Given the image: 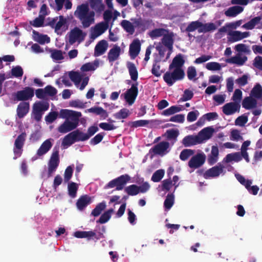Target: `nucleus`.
Here are the masks:
<instances>
[{
	"label": "nucleus",
	"instance_id": "obj_1",
	"mask_svg": "<svg viewBox=\"0 0 262 262\" xmlns=\"http://www.w3.org/2000/svg\"><path fill=\"white\" fill-rule=\"evenodd\" d=\"M126 67L128 71L131 79L135 81L132 84L130 88L127 90L124 93V99L129 105H132L138 95V82L137 80L138 78V72L135 64L132 62L128 61Z\"/></svg>",
	"mask_w": 262,
	"mask_h": 262
},
{
	"label": "nucleus",
	"instance_id": "obj_2",
	"mask_svg": "<svg viewBox=\"0 0 262 262\" xmlns=\"http://www.w3.org/2000/svg\"><path fill=\"white\" fill-rule=\"evenodd\" d=\"M74 14L79 19L83 28H89L95 22V13L94 11L90 10L89 5L86 4L78 6Z\"/></svg>",
	"mask_w": 262,
	"mask_h": 262
},
{
	"label": "nucleus",
	"instance_id": "obj_3",
	"mask_svg": "<svg viewBox=\"0 0 262 262\" xmlns=\"http://www.w3.org/2000/svg\"><path fill=\"white\" fill-rule=\"evenodd\" d=\"M185 73L182 69H174L172 72H166L163 76V79L169 86H171L176 81L183 79Z\"/></svg>",
	"mask_w": 262,
	"mask_h": 262
},
{
	"label": "nucleus",
	"instance_id": "obj_4",
	"mask_svg": "<svg viewBox=\"0 0 262 262\" xmlns=\"http://www.w3.org/2000/svg\"><path fill=\"white\" fill-rule=\"evenodd\" d=\"M130 177L128 174H122L110 181L105 186V188L116 187V190H121L130 182Z\"/></svg>",
	"mask_w": 262,
	"mask_h": 262
},
{
	"label": "nucleus",
	"instance_id": "obj_5",
	"mask_svg": "<svg viewBox=\"0 0 262 262\" xmlns=\"http://www.w3.org/2000/svg\"><path fill=\"white\" fill-rule=\"evenodd\" d=\"M27 138V134L24 132L19 135L16 138L13 149L15 157L14 159H16L18 157L21 156L23 151V147L24 146Z\"/></svg>",
	"mask_w": 262,
	"mask_h": 262
},
{
	"label": "nucleus",
	"instance_id": "obj_6",
	"mask_svg": "<svg viewBox=\"0 0 262 262\" xmlns=\"http://www.w3.org/2000/svg\"><path fill=\"white\" fill-rule=\"evenodd\" d=\"M150 188L147 182H144L141 186L132 184L124 188V192L128 195L134 196L139 193H145Z\"/></svg>",
	"mask_w": 262,
	"mask_h": 262
},
{
	"label": "nucleus",
	"instance_id": "obj_7",
	"mask_svg": "<svg viewBox=\"0 0 262 262\" xmlns=\"http://www.w3.org/2000/svg\"><path fill=\"white\" fill-rule=\"evenodd\" d=\"M130 20L134 24L135 29H137L139 33L144 32L151 26L152 21L151 19H143L141 17L132 18Z\"/></svg>",
	"mask_w": 262,
	"mask_h": 262
},
{
	"label": "nucleus",
	"instance_id": "obj_8",
	"mask_svg": "<svg viewBox=\"0 0 262 262\" xmlns=\"http://www.w3.org/2000/svg\"><path fill=\"white\" fill-rule=\"evenodd\" d=\"M34 95V89L31 87H25L23 90L18 91L13 94L14 100L26 101L31 99Z\"/></svg>",
	"mask_w": 262,
	"mask_h": 262
},
{
	"label": "nucleus",
	"instance_id": "obj_9",
	"mask_svg": "<svg viewBox=\"0 0 262 262\" xmlns=\"http://www.w3.org/2000/svg\"><path fill=\"white\" fill-rule=\"evenodd\" d=\"M225 166L221 163L217 164L209 169L207 170L203 174V177L208 179L211 178L218 177L221 174H224Z\"/></svg>",
	"mask_w": 262,
	"mask_h": 262
},
{
	"label": "nucleus",
	"instance_id": "obj_10",
	"mask_svg": "<svg viewBox=\"0 0 262 262\" xmlns=\"http://www.w3.org/2000/svg\"><path fill=\"white\" fill-rule=\"evenodd\" d=\"M59 162V151L58 149H54L48 163V177H51L52 173L56 171Z\"/></svg>",
	"mask_w": 262,
	"mask_h": 262
},
{
	"label": "nucleus",
	"instance_id": "obj_11",
	"mask_svg": "<svg viewBox=\"0 0 262 262\" xmlns=\"http://www.w3.org/2000/svg\"><path fill=\"white\" fill-rule=\"evenodd\" d=\"M74 235L75 237L79 238H87L88 240L91 239L93 237H94L96 240L104 238L103 233L99 232L98 234H96V233L93 231H77L74 232Z\"/></svg>",
	"mask_w": 262,
	"mask_h": 262
},
{
	"label": "nucleus",
	"instance_id": "obj_12",
	"mask_svg": "<svg viewBox=\"0 0 262 262\" xmlns=\"http://www.w3.org/2000/svg\"><path fill=\"white\" fill-rule=\"evenodd\" d=\"M206 156L204 154H197L193 156L188 162V166L191 168H198L205 162Z\"/></svg>",
	"mask_w": 262,
	"mask_h": 262
},
{
	"label": "nucleus",
	"instance_id": "obj_13",
	"mask_svg": "<svg viewBox=\"0 0 262 262\" xmlns=\"http://www.w3.org/2000/svg\"><path fill=\"white\" fill-rule=\"evenodd\" d=\"M169 143L167 141H162L154 146L150 149L155 155L163 156L169 152Z\"/></svg>",
	"mask_w": 262,
	"mask_h": 262
},
{
	"label": "nucleus",
	"instance_id": "obj_14",
	"mask_svg": "<svg viewBox=\"0 0 262 262\" xmlns=\"http://www.w3.org/2000/svg\"><path fill=\"white\" fill-rule=\"evenodd\" d=\"M241 108V104L234 102H231L226 103L222 107L223 113L227 116L231 115L236 112H239Z\"/></svg>",
	"mask_w": 262,
	"mask_h": 262
},
{
	"label": "nucleus",
	"instance_id": "obj_15",
	"mask_svg": "<svg viewBox=\"0 0 262 262\" xmlns=\"http://www.w3.org/2000/svg\"><path fill=\"white\" fill-rule=\"evenodd\" d=\"M161 42L165 47L172 52L174 43V33L168 30V32L165 33L161 39Z\"/></svg>",
	"mask_w": 262,
	"mask_h": 262
},
{
	"label": "nucleus",
	"instance_id": "obj_16",
	"mask_svg": "<svg viewBox=\"0 0 262 262\" xmlns=\"http://www.w3.org/2000/svg\"><path fill=\"white\" fill-rule=\"evenodd\" d=\"M85 34L78 27L74 28L71 30L70 34V41L74 43L77 40H83Z\"/></svg>",
	"mask_w": 262,
	"mask_h": 262
},
{
	"label": "nucleus",
	"instance_id": "obj_17",
	"mask_svg": "<svg viewBox=\"0 0 262 262\" xmlns=\"http://www.w3.org/2000/svg\"><path fill=\"white\" fill-rule=\"evenodd\" d=\"M214 132V129L212 127H207L202 129L197 135L200 143H203L205 140L209 139Z\"/></svg>",
	"mask_w": 262,
	"mask_h": 262
},
{
	"label": "nucleus",
	"instance_id": "obj_18",
	"mask_svg": "<svg viewBox=\"0 0 262 262\" xmlns=\"http://www.w3.org/2000/svg\"><path fill=\"white\" fill-rule=\"evenodd\" d=\"M77 127V124L75 123H72L69 120H66L63 123L58 126V132L61 134H66L70 132Z\"/></svg>",
	"mask_w": 262,
	"mask_h": 262
},
{
	"label": "nucleus",
	"instance_id": "obj_19",
	"mask_svg": "<svg viewBox=\"0 0 262 262\" xmlns=\"http://www.w3.org/2000/svg\"><path fill=\"white\" fill-rule=\"evenodd\" d=\"M92 202V198L88 195H81L77 201L76 207L79 210H83Z\"/></svg>",
	"mask_w": 262,
	"mask_h": 262
},
{
	"label": "nucleus",
	"instance_id": "obj_20",
	"mask_svg": "<svg viewBox=\"0 0 262 262\" xmlns=\"http://www.w3.org/2000/svg\"><path fill=\"white\" fill-rule=\"evenodd\" d=\"M141 43L138 39H136L133 40L129 46V53L130 57L134 59L136 57L140 51Z\"/></svg>",
	"mask_w": 262,
	"mask_h": 262
},
{
	"label": "nucleus",
	"instance_id": "obj_21",
	"mask_svg": "<svg viewBox=\"0 0 262 262\" xmlns=\"http://www.w3.org/2000/svg\"><path fill=\"white\" fill-rule=\"evenodd\" d=\"M108 48V43L105 40L99 41L94 49V56H100L105 53Z\"/></svg>",
	"mask_w": 262,
	"mask_h": 262
},
{
	"label": "nucleus",
	"instance_id": "obj_22",
	"mask_svg": "<svg viewBox=\"0 0 262 262\" xmlns=\"http://www.w3.org/2000/svg\"><path fill=\"white\" fill-rule=\"evenodd\" d=\"M30 109L29 103L27 102H20L16 109L17 115L19 118L24 117L29 112Z\"/></svg>",
	"mask_w": 262,
	"mask_h": 262
},
{
	"label": "nucleus",
	"instance_id": "obj_23",
	"mask_svg": "<svg viewBox=\"0 0 262 262\" xmlns=\"http://www.w3.org/2000/svg\"><path fill=\"white\" fill-rule=\"evenodd\" d=\"M121 53V48L117 45H115L108 52L107 59L110 62H113L117 60Z\"/></svg>",
	"mask_w": 262,
	"mask_h": 262
},
{
	"label": "nucleus",
	"instance_id": "obj_24",
	"mask_svg": "<svg viewBox=\"0 0 262 262\" xmlns=\"http://www.w3.org/2000/svg\"><path fill=\"white\" fill-rule=\"evenodd\" d=\"M182 143L186 147L200 144V142L197 135H188L183 139Z\"/></svg>",
	"mask_w": 262,
	"mask_h": 262
},
{
	"label": "nucleus",
	"instance_id": "obj_25",
	"mask_svg": "<svg viewBox=\"0 0 262 262\" xmlns=\"http://www.w3.org/2000/svg\"><path fill=\"white\" fill-rule=\"evenodd\" d=\"M51 139H49L45 140L40 145V147L37 151V155L42 156L46 154L52 146V143L51 141Z\"/></svg>",
	"mask_w": 262,
	"mask_h": 262
},
{
	"label": "nucleus",
	"instance_id": "obj_26",
	"mask_svg": "<svg viewBox=\"0 0 262 262\" xmlns=\"http://www.w3.org/2000/svg\"><path fill=\"white\" fill-rule=\"evenodd\" d=\"M257 101L256 99L251 96L246 97L243 100L242 106L246 110L256 107Z\"/></svg>",
	"mask_w": 262,
	"mask_h": 262
},
{
	"label": "nucleus",
	"instance_id": "obj_27",
	"mask_svg": "<svg viewBox=\"0 0 262 262\" xmlns=\"http://www.w3.org/2000/svg\"><path fill=\"white\" fill-rule=\"evenodd\" d=\"M185 60L183 59V55L181 54H179L173 58L169 68L170 70L174 68V69H182Z\"/></svg>",
	"mask_w": 262,
	"mask_h": 262
},
{
	"label": "nucleus",
	"instance_id": "obj_28",
	"mask_svg": "<svg viewBox=\"0 0 262 262\" xmlns=\"http://www.w3.org/2000/svg\"><path fill=\"white\" fill-rule=\"evenodd\" d=\"M33 40L41 45H43L46 42L49 43L50 41V37L47 35L40 34L38 32L33 30Z\"/></svg>",
	"mask_w": 262,
	"mask_h": 262
},
{
	"label": "nucleus",
	"instance_id": "obj_29",
	"mask_svg": "<svg viewBox=\"0 0 262 262\" xmlns=\"http://www.w3.org/2000/svg\"><path fill=\"white\" fill-rule=\"evenodd\" d=\"M75 142H77L76 138L74 132L72 131L64 136L62 141L61 144L62 146L68 147Z\"/></svg>",
	"mask_w": 262,
	"mask_h": 262
},
{
	"label": "nucleus",
	"instance_id": "obj_30",
	"mask_svg": "<svg viewBox=\"0 0 262 262\" xmlns=\"http://www.w3.org/2000/svg\"><path fill=\"white\" fill-rule=\"evenodd\" d=\"M219 159V149L216 146H213L210 155L208 156V163L210 165L214 164Z\"/></svg>",
	"mask_w": 262,
	"mask_h": 262
},
{
	"label": "nucleus",
	"instance_id": "obj_31",
	"mask_svg": "<svg viewBox=\"0 0 262 262\" xmlns=\"http://www.w3.org/2000/svg\"><path fill=\"white\" fill-rule=\"evenodd\" d=\"M244 8L239 6H234L229 8L225 12V14L226 16L234 17L238 14L242 12Z\"/></svg>",
	"mask_w": 262,
	"mask_h": 262
},
{
	"label": "nucleus",
	"instance_id": "obj_32",
	"mask_svg": "<svg viewBox=\"0 0 262 262\" xmlns=\"http://www.w3.org/2000/svg\"><path fill=\"white\" fill-rule=\"evenodd\" d=\"M200 28L198 29V32L201 33H207L210 31H214L216 29V26L213 23H209L206 24H203L200 22Z\"/></svg>",
	"mask_w": 262,
	"mask_h": 262
},
{
	"label": "nucleus",
	"instance_id": "obj_33",
	"mask_svg": "<svg viewBox=\"0 0 262 262\" xmlns=\"http://www.w3.org/2000/svg\"><path fill=\"white\" fill-rule=\"evenodd\" d=\"M120 25L123 29L129 34L133 35L135 33L134 24L132 21L123 19L121 21Z\"/></svg>",
	"mask_w": 262,
	"mask_h": 262
},
{
	"label": "nucleus",
	"instance_id": "obj_34",
	"mask_svg": "<svg viewBox=\"0 0 262 262\" xmlns=\"http://www.w3.org/2000/svg\"><path fill=\"white\" fill-rule=\"evenodd\" d=\"M109 25L102 21L96 25L94 27V33L97 36H99L105 32L108 28Z\"/></svg>",
	"mask_w": 262,
	"mask_h": 262
},
{
	"label": "nucleus",
	"instance_id": "obj_35",
	"mask_svg": "<svg viewBox=\"0 0 262 262\" xmlns=\"http://www.w3.org/2000/svg\"><path fill=\"white\" fill-rule=\"evenodd\" d=\"M247 57L245 56H244L243 57H241L238 56H235L230 58L227 59L226 60V61L227 63H234L237 65L242 66L247 61Z\"/></svg>",
	"mask_w": 262,
	"mask_h": 262
},
{
	"label": "nucleus",
	"instance_id": "obj_36",
	"mask_svg": "<svg viewBox=\"0 0 262 262\" xmlns=\"http://www.w3.org/2000/svg\"><path fill=\"white\" fill-rule=\"evenodd\" d=\"M250 96L255 99H260L262 97V86L259 84L257 83L254 85L250 92Z\"/></svg>",
	"mask_w": 262,
	"mask_h": 262
},
{
	"label": "nucleus",
	"instance_id": "obj_37",
	"mask_svg": "<svg viewBox=\"0 0 262 262\" xmlns=\"http://www.w3.org/2000/svg\"><path fill=\"white\" fill-rule=\"evenodd\" d=\"M262 19L261 16H256L251 19L250 21L245 24L243 27L247 30H252L255 26L258 24Z\"/></svg>",
	"mask_w": 262,
	"mask_h": 262
},
{
	"label": "nucleus",
	"instance_id": "obj_38",
	"mask_svg": "<svg viewBox=\"0 0 262 262\" xmlns=\"http://www.w3.org/2000/svg\"><path fill=\"white\" fill-rule=\"evenodd\" d=\"M179 135V132L178 129H170L167 130L163 136L165 137L168 140H173L176 141Z\"/></svg>",
	"mask_w": 262,
	"mask_h": 262
},
{
	"label": "nucleus",
	"instance_id": "obj_39",
	"mask_svg": "<svg viewBox=\"0 0 262 262\" xmlns=\"http://www.w3.org/2000/svg\"><path fill=\"white\" fill-rule=\"evenodd\" d=\"M49 108V104L48 102L38 101L35 102L33 106V110L37 112L43 113L47 111Z\"/></svg>",
	"mask_w": 262,
	"mask_h": 262
},
{
	"label": "nucleus",
	"instance_id": "obj_40",
	"mask_svg": "<svg viewBox=\"0 0 262 262\" xmlns=\"http://www.w3.org/2000/svg\"><path fill=\"white\" fill-rule=\"evenodd\" d=\"M113 212L114 209L112 208H111L105 211L103 214H102L99 220L97 221V223L100 224L106 223L111 219L112 214L113 213Z\"/></svg>",
	"mask_w": 262,
	"mask_h": 262
},
{
	"label": "nucleus",
	"instance_id": "obj_41",
	"mask_svg": "<svg viewBox=\"0 0 262 262\" xmlns=\"http://www.w3.org/2000/svg\"><path fill=\"white\" fill-rule=\"evenodd\" d=\"M106 207V203L105 201H103L98 204L95 208L92 210L91 212V215L95 217L99 216L102 211H103Z\"/></svg>",
	"mask_w": 262,
	"mask_h": 262
},
{
	"label": "nucleus",
	"instance_id": "obj_42",
	"mask_svg": "<svg viewBox=\"0 0 262 262\" xmlns=\"http://www.w3.org/2000/svg\"><path fill=\"white\" fill-rule=\"evenodd\" d=\"M166 32H168V29L157 28L149 32V35L151 38L154 39L162 36H163L164 34Z\"/></svg>",
	"mask_w": 262,
	"mask_h": 262
},
{
	"label": "nucleus",
	"instance_id": "obj_43",
	"mask_svg": "<svg viewBox=\"0 0 262 262\" xmlns=\"http://www.w3.org/2000/svg\"><path fill=\"white\" fill-rule=\"evenodd\" d=\"M88 111L90 113H93L96 115H101L103 119H105L108 117V113L106 111L101 107H91L89 108Z\"/></svg>",
	"mask_w": 262,
	"mask_h": 262
},
{
	"label": "nucleus",
	"instance_id": "obj_44",
	"mask_svg": "<svg viewBox=\"0 0 262 262\" xmlns=\"http://www.w3.org/2000/svg\"><path fill=\"white\" fill-rule=\"evenodd\" d=\"M67 24V19L63 16L60 15L59 16V20L57 22L55 26V32L58 34L59 33V31L65 28Z\"/></svg>",
	"mask_w": 262,
	"mask_h": 262
},
{
	"label": "nucleus",
	"instance_id": "obj_45",
	"mask_svg": "<svg viewBox=\"0 0 262 262\" xmlns=\"http://www.w3.org/2000/svg\"><path fill=\"white\" fill-rule=\"evenodd\" d=\"M68 189L69 195L72 198H75L78 189V185L75 182H70L68 184Z\"/></svg>",
	"mask_w": 262,
	"mask_h": 262
},
{
	"label": "nucleus",
	"instance_id": "obj_46",
	"mask_svg": "<svg viewBox=\"0 0 262 262\" xmlns=\"http://www.w3.org/2000/svg\"><path fill=\"white\" fill-rule=\"evenodd\" d=\"M129 115V111L127 108H123L114 114L113 116L117 119H124L127 118Z\"/></svg>",
	"mask_w": 262,
	"mask_h": 262
},
{
	"label": "nucleus",
	"instance_id": "obj_47",
	"mask_svg": "<svg viewBox=\"0 0 262 262\" xmlns=\"http://www.w3.org/2000/svg\"><path fill=\"white\" fill-rule=\"evenodd\" d=\"M181 111H182L181 108L176 105H173L163 111L162 113V115L165 116H169L176 113H178Z\"/></svg>",
	"mask_w": 262,
	"mask_h": 262
},
{
	"label": "nucleus",
	"instance_id": "obj_48",
	"mask_svg": "<svg viewBox=\"0 0 262 262\" xmlns=\"http://www.w3.org/2000/svg\"><path fill=\"white\" fill-rule=\"evenodd\" d=\"M69 76L71 80L73 81L75 84H79L82 80V76L77 72H70Z\"/></svg>",
	"mask_w": 262,
	"mask_h": 262
},
{
	"label": "nucleus",
	"instance_id": "obj_49",
	"mask_svg": "<svg viewBox=\"0 0 262 262\" xmlns=\"http://www.w3.org/2000/svg\"><path fill=\"white\" fill-rule=\"evenodd\" d=\"M150 121L146 120H140L135 121L129 122L128 125L132 128H137L138 127L144 126L149 124Z\"/></svg>",
	"mask_w": 262,
	"mask_h": 262
},
{
	"label": "nucleus",
	"instance_id": "obj_50",
	"mask_svg": "<svg viewBox=\"0 0 262 262\" xmlns=\"http://www.w3.org/2000/svg\"><path fill=\"white\" fill-rule=\"evenodd\" d=\"M165 171L163 169H159L156 171L152 174L151 180L154 182H160L163 178Z\"/></svg>",
	"mask_w": 262,
	"mask_h": 262
},
{
	"label": "nucleus",
	"instance_id": "obj_51",
	"mask_svg": "<svg viewBox=\"0 0 262 262\" xmlns=\"http://www.w3.org/2000/svg\"><path fill=\"white\" fill-rule=\"evenodd\" d=\"M194 153L193 150L191 149H184L180 153V159L182 161L187 160L190 156Z\"/></svg>",
	"mask_w": 262,
	"mask_h": 262
},
{
	"label": "nucleus",
	"instance_id": "obj_52",
	"mask_svg": "<svg viewBox=\"0 0 262 262\" xmlns=\"http://www.w3.org/2000/svg\"><path fill=\"white\" fill-rule=\"evenodd\" d=\"M174 204V195L172 194H168L164 201V206L165 209H170Z\"/></svg>",
	"mask_w": 262,
	"mask_h": 262
},
{
	"label": "nucleus",
	"instance_id": "obj_53",
	"mask_svg": "<svg viewBox=\"0 0 262 262\" xmlns=\"http://www.w3.org/2000/svg\"><path fill=\"white\" fill-rule=\"evenodd\" d=\"M230 38L229 40L231 42H236L242 40L241 32L239 31H233L229 32Z\"/></svg>",
	"mask_w": 262,
	"mask_h": 262
},
{
	"label": "nucleus",
	"instance_id": "obj_54",
	"mask_svg": "<svg viewBox=\"0 0 262 262\" xmlns=\"http://www.w3.org/2000/svg\"><path fill=\"white\" fill-rule=\"evenodd\" d=\"M74 132L76 138L77 142L85 141L89 139L88 136L86 133H84L82 132L79 130V129H76L75 130H74Z\"/></svg>",
	"mask_w": 262,
	"mask_h": 262
},
{
	"label": "nucleus",
	"instance_id": "obj_55",
	"mask_svg": "<svg viewBox=\"0 0 262 262\" xmlns=\"http://www.w3.org/2000/svg\"><path fill=\"white\" fill-rule=\"evenodd\" d=\"M12 76L16 78L21 77L24 74L22 68L19 66L13 67L11 71Z\"/></svg>",
	"mask_w": 262,
	"mask_h": 262
},
{
	"label": "nucleus",
	"instance_id": "obj_56",
	"mask_svg": "<svg viewBox=\"0 0 262 262\" xmlns=\"http://www.w3.org/2000/svg\"><path fill=\"white\" fill-rule=\"evenodd\" d=\"M159 61L157 60H155L152 64V67L151 69V73L156 77H159L161 76L162 72L160 71V66L159 64H158Z\"/></svg>",
	"mask_w": 262,
	"mask_h": 262
},
{
	"label": "nucleus",
	"instance_id": "obj_57",
	"mask_svg": "<svg viewBox=\"0 0 262 262\" xmlns=\"http://www.w3.org/2000/svg\"><path fill=\"white\" fill-rule=\"evenodd\" d=\"M200 21H194L190 23L186 28V31L187 32H193L196 29H199Z\"/></svg>",
	"mask_w": 262,
	"mask_h": 262
},
{
	"label": "nucleus",
	"instance_id": "obj_58",
	"mask_svg": "<svg viewBox=\"0 0 262 262\" xmlns=\"http://www.w3.org/2000/svg\"><path fill=\"white\" fill-rule=\"evenodd\" d=\"M242 99V92L239 89H236L232 97L231 100L233 102L240 104Z\"/></svg>",
	"mask_w": 262,
	"mask_h": 262
},
{
	"label": "nucleus",
	"instance_id": "obj_59",
	"mask_svg": "<svg viewBox=\"0 0 262 262\" xmlns=\"http://www.w3.org/2000/svg\"><path fill=\"white\" fill-rule=\"evenodd\" d=\"M81 116L80 112L71 111L70 117L69 118L72 121V123H75L77 124V127L78 125L79 117Z\"/></svg>",
	"mask_w": 262,
	"mask_h": 262
},
{
	"label": "nucleus",
	"instance_id": "obj_60",
	"mask_svg": "<svg viewBox=\"0 0 262 262\" xmlns=\"http://www.w3.org/2000/svg\"><path fill=\"white\" fill-rule=\"evenodd\" d=\"M187 74L188 78L190 80L195 81L196 79L195 77H196L197 73L196 69L194 67L191 66L188 67L187 71Z\"/></svg>",
	"mask_w": 262,
	"mask_h": 262
},
{
	"label": "nucleus",
	"instance_id": "obj_61",
	"mask_svg": "<svg viewBox=\"0 0 262 262\" xmlns=\"http://www.w3.org/2000/svg\"><path fill=\"white\" fill-rule=\"evenodd\" d=\"M193 96V93L191 91L188 89H186L184 91L182 97L180 99V101L182 102L188 101L191 99Z\"/></svg>",
	"mask_w": 262,
	"mask_h": 262
},
{
	"label": "nucleus",
	"instance_id": "obj_62",
	"mask_svg": "<svg viewBox=\"0 0 262 262\" xmlns=\"http://www.w3.org/2000/svg\"><path fill=\"white\" fill-rule=\"evenodd\" d=\"M51 57L55 60H60L64 58L61 50H53L51 51Z\"/></svg>",
	"mask_w": 262,
	"mask_h": 262
},
{
	"label": "nucleus",
	"instance_id": "obj_63",
	"mask_svg": "<svg viewBox=\"0 0 262 262\" xmlns=\"http://www.w3.org/2000/svg\"><path fill=\"white\" fill-rule=\"evenodd\" d=\"M45 17L39 15L38 17H36L33 21H31L30 24L35 27H40L43 25Z\"/></svg>",
	"mask_w": 262,
	"mask_h": 262
},
{
	"label": "nucleus",
	"instance_id": "obj_64",
	"mask_svg": "<svg viewBox=\"0 0 262 262\" xmlns=\"http://www.w3.org/2000/svg\"><path fill=\"white\" fill-rule=\"evenodd\" d=\"M206 68L210 71H219L221 69V66L218 62H210L206 64Z\"/></svg>",
	"mask_w": 262,
	"mask_h": 262
}]
</instances>
